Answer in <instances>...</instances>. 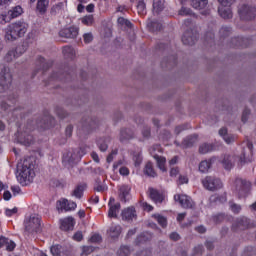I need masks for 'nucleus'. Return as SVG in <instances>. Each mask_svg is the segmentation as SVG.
<instances>
[{"label": "nucleus", "instance_id": "nucleus-32", "mask_svg": "<svg viewBox=\"0 0 256 256\" xmlns=\"http://www.w3.org/2000/svg\"><path fill=\"white\" fill-rule=\"evenodd\" d=\"M144 172L146 175H148L149 177H156L157 173L155 172V170L153 169V163L148 162L145 166Z\"/></svg>", "mask_w": 256, "mask_h": 256}, {"label": "nucleus", "instance_id": "nucleus-42", "mask_svg": "<svg viewBox=\"0 0 256 256\" xmlns=\"http://www.w3.org/2000/svg\"><path fill=\"white\" fill-rule=\"evenodd\" d=\"M50 251L53 256H60L61 255V246L54 245L50 248Z\"/></svg>", "mask_w": 256, "mask_h": 256}, {"label": "nucleus", "instance_id": "nucleus-35", "mask_svg": "<svg viewBox=\"0 0 256 256\" xmlns=\"http://www.w3.org/2000/svg\"><path fill=\"white\" fill-rule=\"evenodd\" d=\"M120 139L121 141H125V139H133V133H131V130L129 129L122 130L120 133Z\"/></svg>", "mask_w": 256, "mask_h": 256}, {"label": "nucleus", "instance_id": "nucleus-21", "mask_svg": "<svg viewBox=\"0 0 256 256\" xmlns=\"http://www.w3.org/2000/svg\"><path fill=\"white\" fill-rule=\"evenodd\" d=\"M137 217V214L135 213L134 208H126L122 211V219H125L126 221H132V219H135Z\"/></svg>", "mask_w": 256, "mask_h": 256}, {"label": "nucleus", "instance_id": "nucleus-61", "mask_svg": "<svg viewBox=\"0 0 256 256\" xmlns=\"http://www.w3.org/2000/svg\"><path fill=\"white\" fill-rule=\"evenodd\" d=\"M119 173H120V175H129V168H127V167H121V168L119 169Z\"/></svg>", "mask_w": 256, "mask_h": 256}, {"label": "nucleus", "instance_id": "nucleus-45", "mask_svg": "<svg viewBox=\"0 0 256 256\" xmlns=\"http://www.w3.org/2000/svg\"><path fill=\"white\" fill-rule=\"evenodd\" d=\"M249 220L245 217L241 218L238 222V227H242V229H245V227H248Z\"/></svg>", "mask_w": 256, "mask_h": 256}, {"label": "nucleus", "instance_id": "nucleus-31", "mask_svg": "<svg viewBox=\"0 0 256 256\" xmlns=\"http://www.w3.org/2000/svg\"><path fill=\"white\" fill-rule=\"evenodd\" d=\"M197 143V135H192V136H188L187 138L184 139L183 141V145L185 147H193V144Z\"/></svg>", "mask_w": 256, "mask_h": 256}, {"label": "nucleus", "instance_id": "nucleus-2", "mask_svg": "<svg viewBox=\"0 0 256 256\" xmlns=\"http://www.w3.org/2000/svg\"><path fill=\"white\" fill-rule=\"evenodd\" d=\"M25 33H27V23L17 21L6 27L5 39L7 41H15L19 37H23Z\"/></svg>", "mask_w": 256, "mask_h": 256}, {"label": "nucleus", "instance_id": "nucleus-58", "mask_svg": "<svg viewBox=\"0 0 256 256\" xmlns=\"http://www.w3.org/2000/svg\"><path fill=\"white\" fill-rule=\"evenodd\" d=\"M77 209V203L68 201V211H75Z\"/></svg>", "mask_w": 256, "mask_h": 256}, {"label": "nucleus", "instance_id": "nucleus-51", "mask_svg": "<svg viewBox=\"0 0 256 256\" xmlns=\"http://www.w3.org/2000/svg\"><path fill=\"white\" fill-rule=\"evenodd\" d=\"M230 209L233 211V213H239V211H241V206L230 203Z\"/></svg>", "mask_w": 256, "mask_h": 256}, {"label": "nucleus", "instance_id": "nucleus-16", "mask_svg": "<svg viewBox=\"0 0 256 256\" xmlns=\"http://www.w3.org/2000/svg\"><path fill=\"white\" fill-rule=\"evenodd\" d=\"M217 159H218L217 157H212L210 160H203L202 162H200L199 164L200 173H207V171L211 169V165H213V163H215Z\"/></svg>", "mask_w": 256, "mask_h": 256}, {"label": "nucleus", "instance_id": "nucleus-52", "mask_svg": "<svg viewBox=\"0 0 256 256\" xmlns=\"http://www.w3.org/2000/svg\"><path fill=\"white\" fill-rule=\"evenodd\" d=\"M177 175H179V168L172 167L170 169V177H177Z\"/></svg>", "mask_w": 256, "mask_h": 256}, {"label": "nucleus", "instance_id": "nucleus-62", "mask_svg": "<svg viewBox=\"0 0 256 256\" xmlns=\"http://www.w3.org/2000/svg\"><path fill=\"white\" fill-rule=\"evenodd\" d=\"M95 189L99 192V193H103V191H107V187L105 185H98L95 187Z\"/></svg>", "mask_w": 256, "mask_h": 256}, {"label": "nucleus", "instance_id": "nucleus-60", "mask_svg": "<svg viewBox=\"0 0 256 256\" xmlns=\"http://www.w3.org/2000/svg\"><path fill=\"white\" fill-rule=\"evenodd\" d=\"M11 191L14 195H19V193H21V188L19 186H12Z\"/></svg>", "mask_w": 256, "mask_h": 256}, {"label": "nucleus", "instance_id": "nucleus-11", "mask_svg": "<svg viewBox=\"0 0 256 256\" xmlns=\"http://www.w3.org/2000/svg\"><path fill=\"white\" fill-rule=\"evenodd\" d=\"M195 41H197V36L193 33V30L186 31L182 36L184 45H195Z\"/></svg>", "mask_w": 256, "mask_h": 256}, {"label": "nucleus", "instance_id": "nucleus-43", "mask_svg": "<svg viewBox=\"0 0 256 256\" xmlns=\"http://www.w3.org/2000/svg\"><path fill=\"white\" fill-rule=\"evenodd\" d=\"M16 57V52L14 50H10L6 56H5V61H7L8 63L13 61V59H15Z\"/></svg>", "mask_w": 256, "mask_h": 256}, {"label": "nucleus", "instance_id": "nucleus-23", "mask_svg": "<svg viewBox=\"0 0 256 256\" xmlns=\"http://www.w3.org/2000/svg\"><path fill=\"white\" fill-rule=\"evenodd\" d=\"M108 235H109V237H111V239H117V237H119V235H121V226L112 225L108 229Z\"/></svg>", "mask_w": 256, "mask_h": 256}, {"label": "nucleus", "instance_id": "nucleus-12", "mask_svg": "<svg viewBox=\"0 0 256 256\" xmlns=\"http://www.w3.org/2000/svg\"><path fill=\"white\" fill-rule=\"evenodd\" d=\"M108 205V217H117V213H119V209H121V204L115 203V198H110Z\"/></svg>", "mask_w": 256, "mask_h": 256}, {"label": "nucleus", "instance_id": "nucleus-26", "mask_svg": "<svg viewBox=\"0 0 256 256\" xmlns=\"http://www.w3.org/2000/svg\"><path fill=\"white\" fill-rule=\"evenodd\" d=\"M49 7V0H38L36 9L39 13H45Z\"/></svg>", "mask_w": 256, "mask_h": 256}, {"label": "nucleus", "instance_id": "nucleus-34", "mask_svg": "<svg viewBox=\"0 0 256 256\" xmlns=\"http://www.w3.org/2000/svg\"><path fill=\"white\" fill-rule=\"evenodd\" d=\"M83 191H85V186H77L72 195L76 197V199H81V197H83Z\"/></svg>", "mask_w": 256, "mask_h": 256}, {"label": "nucleus", "instance_id": "nucleus-7", "mask_svg": "<svg viewBox=\"0 0 256 256\" xmlns=\"http://www.w3.org/2000/svg\"><path fill=\"white\" fill-rule=\"evenodd\" d=\"M18 143L21 145H33V135H31V128L25 127L17 134Z\"/></svg>", "mask_w": 256, "mask_h": 256}, {"label": "nucleus", "instance_id": "nucleus-53", "mask_svg": "<svg viewBox=\"0 0 256 256\" xmlns=\"http://www.w3.org/2000/svg\"><path fill=\"white\" fill-rule=\"evenodd\" d=\"M74 241H81L83 239V232H76L73 236Z\"/></svg>", "mask_w": 256, "mask_h": 256}, {"label": "nucleus", "instance_id": "nucleus-5", "mask_svg": "<svg viewBox=\"0 0 256 256\" xmlns=\"http://www.w3.org/2000/svg\"><path fill=\"white\" fill-rule=\"evenodd\" d=\"M25 230L28 233H35L41 229V217L37 214H32L24 221Z\"/></svg>", "mask_w": 256, "mask_h": 256}, {"label": "nucleus", "instance_id": "nucleus-63", "mask_svg": "<svg viewBox=\"0 0 256 256\" xmlns=\"http://www.w3.org/2000/svg\"><path fill=\"white\" fill-rule=\"evenodd\" d=\"M13 0H0V7H6L11 4Z\"/></svg>", "mask_w": 256, "mask_h": 256}, {"label": "nucleus", "instance_id": "nucleus-56", "mask_svg": "<svg viewBox=\"0 0 256 256\" xmlns=\"http://www.w3.org/2000/svg\"><path fill=\"white\" fill-rule=\"evenodd\" d=\"M17 213V208L6 209L7 217H11Z\"/></svg>", "mask_w": 256, "mask_h": 256}, {"label": "nucleus", "instance_id": "nucleus-9", "mask_svg": "<svg viewBox=\"0 0 256 256\" xmlns=\"http://www.w3.org/2000/svg\"><path fill=\"white\" fill-rule=\"evenodd\" d=\"M174 201L179 203L183 209H191V207H193V200L185 194L174 195Z\"/></svg>", "mask_w": 256, "mask_h": 256}, {"label": "nucleus", "instance_id": "nucleus-6", "mask_svg": "<svg viewBox=\"0 0 256 256\" xmlns=\"http://www.w3.org/2000/svg\"><path fill=\"white\" fill-rule=\"evenodd\" d=\"M202 185L208 191H217V189H221L223 187V183L218 178L213 176H207L202 180Z\"/></svg>", "mask_w": 256, "mask_h": 256}, {"label": "nucleus", "instance_id": "nucleus-44", "mask_svg": "<svg viewBox=\"0 0 256 256\" xmlns=\"http://www.w3.org/2000/svg\"><path fill=\"white\" fill-rule=\"evenodd\" d=\"M130 250L129 247L123 246L119 249L118 255L119 256H129Z\"/></svg>", "mask_w": 256, "mask_h": 256}, {"label": "nucleus", "instance_id": "nucleus-59", "mask_svg": "<svg viewBox=\"0 0 256 256\" xmlns=\"http://www.w3.org/2000/svg\"><path fill=\"white\" fill-rule=\"evenodd\" d=\"M98 145H99L100 151H107L108 146L106 142H99Z\"/></svg>", "mask_w": 256, "mask_h": 256}, {"label": "nucleus", "instance_id": "nucleus-28", "mask_svg": "<svg viewBox=\"0 0 256 256\" xmlns=\"http://www.w3.org/2000/svg\"><path fill=\"white\" fill-rule=\"evenodd\" d=\"M213 149H215L213 144L203 143L199 147V153H201L202 155H205L207 153H211V151H213Z\"/></svg>", "mask_w": 256, "mask_h": 256}, {"label": "nucleus", "instance_id": "nucleus-39", "mask_svg": "<svg viewBox=\"0 0 256 256\" xmlns=\"http://www.w3.org/2000/svg\"><path fill=\"white\" fill-rule=\"evenodd\" d=\"M147 25L150 29H152V31H161V23L159 22L152 21L148 22Z\"/></svg>", "mask_w": 256, "mask_h": 256}, {"label": "nucleus", "instance_id": "nucleus-64", "mask_svg": "<svg viewBox=\"0 0 256 256\" xmlns=\"http://www.w3.org/2000/svg\"><path fill=\"white\" fill-rule=\"evenodd\" d=\"M4 201H9L11 199V192L5 191L3 194Z\"/></svg>", "mask_w": 256, "mask_h": 256}, {"label": "nucleus", "instance_id": "nucleus-54", "mask_svg": "<svg viewBox=\"0 0 256 256\" xmlns=\"http://www.w3.org/2000/svg\"><path fill=\"white\" fill-rule=\"evenodd\" d=\"M66 137H71L73 135V126L68 125L65 129Z\"/></svg>", "mask_w": 256, "mask_h": 256}, {"label": "nucleus", "instance_id": "nucleus-8", "mask_svg": "<svg viewBox=\"0 0 256 256\" xmlns=\"http://www.w3.org/2000/svg\"><path fill=\"white\" fill-rule=\"evenodd\" d=\"M238 13L241 19H245L246 21H249L251 19H255L256 9L255 7L249 6L247 4H243L242 6L239 7Z\"/></svg>", "mask_w": 256, "mask_h": 256}, {"label": "nucleus", "instance_id": "nucleus-20", "mask_svg": "<svg viewBox=\"0 0 256 256\" xmlns=\"http://www.w3.org/2000/svg\"><path fill=\"white\" fill-rule=\"evenodd\" d=\"M149 193L150 199H152V201H155V203H163V201L165 200V196L159 194V192L153 188L149 189Z\"/></svg>", "mask_w": 256, "mask_h": 256}, {"label": "nucleus", "instance_id": "nucleus-41", "mask_svg": "<svg viewBox=\"0 0 256 256\" xmlns=\"http://www.w3.org/2000/svg\"><path fill=\"white\" fill-rule=\"evenodd\" d=\"M118 25H121V27H131V22L124 17H119Z\"/></svg>", "mask_w": 256, "mask_h": 256}, {"label": "nucleus", "instance_id": "nucleus-36", "mask_svg": "<svg viewBox=\"0 0 256 256\" xmlns=\"http://www.w3.org/2000/svg\"><path fill=\"white\" fill-rule=\"evenodd\" d=\"M152 217H154V219L158 221L161 227H167V218H165L164 216H161L160 214H154Z\"/></svg>", "mask_w": 256, "mask_h": 256}, {"label": "nucleus", "instance_id": "nucleus-13", "mask_svg": "<svg viewBox=\"0 0 256 256\" xmlns=\"http://www.w3.org/2000/svg\"><path fill=\"white\" fill-rule=\"evenodd\" d=\"M11 85V74L5 73L3 76H0V93L7 91Z\"/></svg>", "mask_w": 256, "mask_h": 256}, {"label": "nucleus", "instance_id": "nucleus-25", "mask_svg": "<svg viewBox=\"0 0 256 256\" xmlns=\"http://www.w3.org/2000/svg\"><path fill=\"white\" fill-rule=\"evenodd\" d=\"M22 13H23V8H21V6H15L8 11V15L10 19H15L19 17V15H22Z\"/></svg>", "mask_w": 256, "mask_h": 256}, {"label": "nucleus", "instance_id": "nucleus-10", "mask_svg": "<svg viewBox=\"0 0 256 256\" xmlns=\"http://www.w3.org/2000/svg\"><path fill=\"white\" fill-rule=\"evenodd\" d=\"M60 37L65 39H75L79 35V27L72 26L69 28H64L59 32Z\"/></svg>", "mask_w": 256, "mask_h": 256}, {"label": "nucleus", "instance_id": "nucleus-33", "mask_svg": "<svg viewBox=\"0 0 256 256\" xmlns=\"http://www.w3.org/2000/svg\"><path fill=\"white\" fill-rule=\"evenodd\" d=\"M137 11L139 15H145L147 13V8L143 0H139L137 4Z\"/></svg>", "mask_w": 256, "mask_h": 256}, {"label": "nucleus", "instance_id": "nucleus-46", "mask_svg": "<svg viewBox=\"0 0 256 256\" xmlns=\"http://www.w3.org/2000/svg\"><path fill=\"white\" fill-rule=\"evenodd\" d=\"M191 14H192L191 9L187 7H182L179 11V15H182L183 17Z\"/></svg>", "mask_w": 256, "mask_h": 256}, {"label": "nucleus", "instance_id": "nucleus-37", "mask_svg": "<svg viewBox=\"0 0 256 256\" xmlns=\"http://www.w3.org/2000/svg\"><path fill=\"white\" fill-rule=\"evenodd\" d=\"M81 22L83 23V25H93V23H95V20L93 19V15H87L81 18Z\"/></svg>", "mask_w": 256, "mask_h": 256}, {"label": "nucleus", "instance_id": "nucleus-3", "mask_svg": "<svg viewBox=\"0 0 256 256\" xmlns=\"http://www.w3.org/2000/svg\"><path fill=\"white\" fill-rule=\"evenodd\" d=\"M251 161L247 153L243 152L241 156L225 155L221 160V163L225 169H231L235 163L237 165H245V163Z\"/></svg>", "mask_w": 256, "mask_h": 256}, {"label": "nucleus", "instance_id": "nucleus-22", "mask_svg": "<svg viewBox=\"0 0 256 256\" xmlns=\"http://www.w3.org/2000/svg\"><path fill=\"white\" fill-rule=\"evenodd\" d=\"M238 187L236 188L237 193L240 197H245L249 191V184H243V181L237 180Z\"/></svg>", "mask_w": 256, "mask_h": 256}, {"label": "nucleus", "instance_id": "nucleus-15", "mask_svg": "<svg viewBox=\"0 0 256 256\" xmlns=\"http://www.w3.org/2000/svg\"><path fill=\"white\" fill-rule=\"evenodd\" d=\"M130 193H131V187H129L128 185H123L119 188V199L120 201H122L123 203H126L127 200L130 197Z\"/></svg>", "mask_w": 256, "mask_h": 256}, {"label": "nucleus", "instance_id": "nucleus-4", "mask_svg": "<svg viewBox=\"0 0 256 256\" xmlns=\"http://www.w3.org/2000/svg\"><path fill=\"white\" fill-rule=\"evenodd\" d=\"M87 151L85 148H77L75 150H70L63 155L64 163H69L70 165L73 163H77L81 161V157L86 155Z\"/></svg>", "mask_w": 256, "mask_h": 256}, {"label": "nucleus", "instance_id": "nucleus-38", "mask_svg": "<svg viewBox=\"0 0 256 256\" xmlns=\"http://www.w3.org/2000/svg\"><path fill=\"white\" fill-rule=\"evenodd\" d=\"M150 155H152L155 158V155H158L157 153H162L163 149L161 148V145H154L150 148Z\"/></svg>", "mask_w": 256, "mask_h": 256}, {"label": "nucleus", "instance_id": "nucleus-49", "mask_svg": "<svg viewBox=\"0 0 256 256\" xmlns=\"http://www.w3.org/2000/svg\"><path fill=\"white\" fill-rule=\"evenodd\" d=\"M5 247H6L7 251H13V249H15V242H13L11 240H7Z\"/></svg>", "mask_w": 256, "mask_h": 256}, {"label": "nucleus", "instance_id": "nucleus-27", "mask_svg": "<svg viewBox=\"0 0 256 256\" xmlns=\"http://www.w3.org/2000/svg\"><path fill=\"white\" fill-rule=\"evenodd\" d=\"M209 3V0H192V7L194 9H205L207 7V4Z\"/></svg>", "mask_w": 256, "mask_h": 256}, {"label": "nucleus", "instance_id": "nucleus-47", "mask_svg": "<svg viewBox=\"0 0 256 256\" xmlns=\"http://www.w3.org/2000/svg\"><path fill=\"white\" fill-rule=\"evenodd\" d=\"M84 43H91L93 41V34L92 33H85L83 35Z\"/></svg>", "mask_w": 256, "mask_h": 256}, {"label": "nucleus", "instance_id": "nucleus-29", "mask_svg": "<svg viewBox=\"0 0 256 256\" xmlns=\"http://www.w3.org/2000/svg\"><path fill=\"white\" fill-rule=\"evenodd\" d=\"M64 57L68 59H73L75 57V49L71 46H65L62 50Z\"/></svg>", "mask_w": 256, "mask_h": 256}, {"label": "nucleus", "instance_id": "nucleus-55", "mask_svg": "<svg viewBox=\"0 0 256 256\" xmlns=\"http://www.w3.org/2000/svg\"><path fill=\"white\" fill-rule=\"evenodd\" d=\"M185 183H189V179L185 176H179L178 185H185Z\"/></svg>", "mask_w": 256, "mask_h": 256}, {"label": "nucleus", "instance_id": "nucleus-30", "mask_svg": "<svg viewBox=\"0 0 256 256\" xmlns=\"http://www.w3.org/2000/svg\"><path fill=\"white\" fill-rule=\"evenodd\" d=\"M68 205H69V200L61 199L57 202V209L58 211H69Z\"/></svg>", "mask_w": 256, "mask_h": 256}, {"label": "nucleus", "instance_id": "nucleus-19", "mask_svg": "<svg viewBox=\"0 0 256 256\" xmlns=\"http://www.w3.org/2000/svg\"><path fill=\"white\" fill-rule=\"evenodd\" d=\"M219 135L224 139L225 143L231 145L235 141V135L228 134L227 128H222L219 130Z\"/></svg>", "mask_w": 256, "mask_h": 256}, {"label": "nucleus", "instance_id": "nucleus-24", "mask_svg": "<svg viewBox=\"0 0 256 256\" xmlns=\"http://www.w3.org/2000/svg\"><path fill=\"white\" fill-rule=\"evenodd\" d=\"M165 9V0L153 1V13H161Z\"/></svg>", "mask_w": 256, "mask_h": 256}, {"label": "nucleus", "instance_id": "nucleus-17", "mask_svg": "<svg viewBox=\"0 0 256 256\" xmlns=\"http://www.w3.org/2000/svg\"><path fill=\"white\" fill-rule=\"evenodd\" d=\"M218 12L222 19H231V17H233V11L231 10V6H223L220 4Z\"/></svg>", "mask_w": 256, "mask_h": 256}, {"label": "nucleus", "instance_id": "nucleus-1", "mask_svg": "<svg viewBox=\"0 0 256 256\" xmlns=\"http://www.w3.org/2000/svg\"><path fill=\"white\" fill-rule=\"evenodd\" d=\"M17 172L20 183H31L35 179V160L33 158L24 159L18 164Z\"/></svg>", "mask_w": 256, "mask_h": 256}, {"label": "nucleus", "instance_id": "nucleus-18", "mask_svg": "<svg viewBox=\"0 0 256 256\" xmlns=\"http://www.w3.org/2000/svg\"><path fill=\"white\" fill-rule=\"evenodd\" d=\"M154 159L157 163L158 169L162 171V173H167V167L165 166L167 163V159L163 156L154 155Z\"/></svg>", "mask_w": 256, "mask_h": 256}, {"label": "nucleus", "instance_id": "nucleus-48", "mask_svg": "<svg viewBox=\"0 0 256 256\" xmlns=\"http://www.w3.org/2000/svg\"><path fill=\"white\" fill-rule=\"evenodd\" d=\"M61 9H63V2H59L52 7V11H54V13H59Z\"/></svg>", "mask_w": 256, "mask_h": 256}, {"label": "nucleus", "instance_id": "nucleus-50", "mask_svg": "<svg viewBox=\"0 0 256 256\" xmlns=\"http://www.w3.org/2000/svg\"><path fill=\"white\" fill-rule=\"evenodd\" d=\"M235 1L236 0H218L220 5H223V6H231L233 5V3H235Z\"/></svg>", "mask_w": 256, "mask_h": 256}, {"label": "nucleus", "instance_id": "nucleus-57", "mask_svg": "<svg viewBox=\"0 0 256 256\" xmlns=\"http://www.w3.org/2000/svg\"><path fill=\"white\" fill-rule=\"evenodd\" d=\"M90 241L92 243H99V241H101V235L99 234H95L91 237Z\"/></svg>", "mask_w": 256, "mask_h": 256}, {"label": "nucleus", "instance_id": "nucleus-14", "mask_svg": "<svg viewBox=\"0 0 256 256\" xmlns=\"http://www.w3.org/2000/svg\"><path fill=\"white\" fill-rule=\"evenodd\" d=\"M75 227V219L73 217H67L61 220L60 229L62 231H71Z\"/></svg>", "mask_w": 256, "mask_h": 256}, {"label": "nucleus", "instance_id": "nucleus-40", "mask_svg": "<svg viewBox=\"0 0 256 256\" xmlns=\"http://www.w3.org/2000/svg\"><path fill=\"white\" fill-rule=\"evenodd\" d=\"M11 21V17L9 16V12L7 14H0V25H5Z\"/></svg>", "mask_w": 256, "mask_h": 256}]
</instances>
